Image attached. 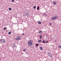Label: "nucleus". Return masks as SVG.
Listing matches in <instances>:
<instances>
[{
    "mask_svg": "<svg viewBox=\"0 0 61 61\" xmlns=\"http://www.w3.org/2000/svg\"><path fill=\"white\" fill-rule=\"evenodd\" d=\"M16 16V15H14V17H15Z\"/></svg>",
    "mask_w": 61,
    "mask_h": 61,
    "instance_id": "nucleus-30",
    "label": "nucleus"
},
{
    "mask_svg": "<svg viewBox=\"0 0 61 61\" xmlns=\"http://www.w3.org/2000/svg\"><path fill=\"white\" fill-rule=\"evenodd\" d=\"M22 36H25V34H24V33H23L22 34Z\"/></svg>",
    "mask_w": 61,
    "mask_h": 61,
    "instance_id": "nucleus-26",
    "label": "nucleus"
},
{
    "mask_svg": "<svg viewBox=\"0 0 61 61\" xmlns=\"http://www.w3.org/2000/svg\"><path fill=\"white\" fill-rule=\"evenodd\" d=\"M46 43H48V41H46Z\"/></svg>",
    "mask_w": 61,
    "mask_h": 61,
    "instance_id": "nucleus-32",
    "label": "nucleus"
},
{
    "mask_svg": "<svg viewBox=\"0 0 61 61\" xmlns=\"http://www.w3.org/2000/svg\"><path fill=\"white\" fill-rule=\"evenodd\" d=\"M24 14H25V16H26L27 17H28V16H29V15L26 11H25V12Z\"/></svg>",
    "mask_w": 61,
    "mask_h": 61,
    "instance_id": "nucleus-2",
    "label": "nucleus"
},
{
    "mask_svg": "<svg viewBox=\"0 0 61 61\" xmlns=\"http://www.w3.org/2000/svg\"><path fill=\"white\" fill-rule=\"evenodd\" d=\"M31 46V48H33V47H34V46L32 44Z\"/></svg>",
    "mask_w": 61,
    "mask_h": 61,
    "instance_id": "nucleus-9",
    "label": "nucleus"
},
{
    "mask_svg": "<svg viewBox=\"0 0 61 61\" xmlns=\"http://www.w3.org/2000/svg\"><path fill=\"white\" fill-rule=\"evenodd\" d=\"M25 51H26V50L25 49H23V52H25Z\"/></svg>",
    "mask_w": 61,
    "mask_h": 61,
    "instance_id": "nucleus-21",
    "label": "nucleus"
},
{
    "mask_svg": "<svg viewBox=\"0 0 61 61\" xmlns=\"http://www.w3.org/2000/svg\"><path fill=\"white\" fill-rule=\"evenodd\" d=\"M49 25H52V23H50L49 24Z\"/></svg>",
    "mask_w": 61,
    "mask_h": 61,
    "instance_id": "nucleus-27",
    "label": "nucleus"
},
{
    "mask_svg": "<svg viewBox=\"0 0 61 61\" xmlns=\"http://www.w3.org/2000/svg\"><path fill=\"white\" fill-rule=\"evenodd\" d=\"M42 32V30L41 31H39V34H41Z\"/></svg>",
    "mask_w": 61,
    "mask_h": 61,
    "instance_id": "nucleus-13",
    "label": "nucleus"
},
{
    "mask_svg": "<svg viewBox=\"0 0 61 61\" xmlns=\"http://www.w3.org/2000/svg\"><path fill=\"white\" fill-rule=\"evenodd\" d=\"M15 46H16H16H15Z\"/></svg>",
    "mask_w": 61,
    "mask_h": 61,
    "instance_id": "nucleus-33",
    "label": "nucleus"
},
{
    "mask_svg": "<svg viewBox=\"0 0 61 61\" xmlns=\"http://www.w3.org/2000/svg\"><path fill=\"white\" fill-rule=\"evenodd\" d=\"M45 14H44V15H45Z\"/></svg>",
    "mask_w": 61,
    "mask_h": 61,
    "instance_id": "nucleus-34",
    "label": "nucleus"
},
{
    "mask_svg": "<svg viewBox=\"0 0 61 61\" xmlns=\"http://www.w3.org/2000/svg\"><path fill=\"white\" fill-rule=\"evenodd\" d=\"M48 56H49L51 58H52V55L51 54H49Z\"/></svg>",
    "mask_w": 61,
    "mask_h": 61,
    "instance_id": "nucleus-6",
    "label": "nucleus"
},
{
    "mask_svg": "<svg viewBox=\"0 0 61 61\" xmlns=\"http://www.w3.org/2000/svg\"><path fill=\"white\" fill-rule=\"evenodd\" d=\"M47 53L48 54V55H49L50 54H51V52H47Z\"/></svg>",
    "mask_w": 61,
    "mask_h": 61,
    "instance_id": "nucleus-15",
    "label": "nucleus"
},
{
    "mask_svg": "<svg viewBox=\"0 0 61 61\" xmlns=\"http://www.w3.org/2000/svg\"><path fill=\"white\" fill-rule=\"evenodd\" d=\"M33 8H34V9H35L36 8V6H34Z\"/></svg>",
    "mask_w": 61,
    "mask_h": 61,
    "instance_id": "nucleus-24",
    "label": "nucleus"
},
{
    "mask_svg": "<svg viewBox=\"0 0 61 61\" xmlns=\"http://www.w3.org/2000/svg\"><path fill=\"white\" fill-rule=\"evenodd\" d=\"M56 2H53V4L54 5H56Z\"/></svg>",
    "mask_w": 61,
    "mask_h": 61,
    "instance_id": "nucleus-22",
    "label": "nucleus"
},
{
    "mask_svg": "<svg viewBox=\"0 0 61 61\" xmlns=\"http://www.w3.org/2000/svg\"><path fill=\"white\" fill-rule=\"evenodd\" d=\"M33 42H32V41H28V43H29V44H32Z\"/></svg>",
    "mask_w": 61,
    "mask_h": 61,
    "instance_id": "nucleus-5",
    "label": "nucleus"
},
{
    "mask_svg": "<svg viewBox=\"0 0 61 61\" xmlns=\"http://www.w3.org/2000/svg\"><path fill=\"white\" fill-rule=\"evenodd\" d=\"M40 49L41 51L43 50V48H42V47H40Z\"/></svg>",
    "mask_w": 61,
    "mask_h": 61,
    "instance_id": "nucleus-8",
    "label": "nucleus"
},
{
    "mask_svg": "<svg viewBox=\"0 0 61 61\" xmlns=\"http://www.w3.org/2000/svg\"><path fill=\"white\" fill-rule=\"evenodd\" d=\"M36 47H37V46H38V44H36Z\"/></svg>",
    "mask_w": 61,
    "mask_h": 61,
    "instance_id": "nucleus-18",
    "label": "nucleus"
},
{
    "mask_svg": "<svg viewBox=\"0 0 61 61\" xmlns=\"http://www.w3.org/2000/svg\"><path fill=\"white\" fill-rule=\"evenodd\" d=\"M4 30H6V28L5 27L4 28Z\"/></svg>",
    "mask_w": 61,
    "mask_h": 61,
    "instance_id": "nucleus-29",
    "label": "nucleus"
},
{
    "mask_svg": "<svg viewBox=\"0 0 61 61\" xmlns=\"http://www.w3.org/2000/svg\"><path fill=\"white\" fill-rule=\"evenodd\" d=\"M15 46H16L15 44H13V45H12L14 47H15Z\"/></svg>",
    "mask_w": 61,
    "mask_h": 61,
    "instance_id": "nucleus-14",
    "label": "nucleus"
},
{
    "mask_svg": "<svg viewBox=\"0 0 61 61\" xmlns=\"http://www.w3.org/2000/svg\"><path fill=\"white\" fill-rule=\"evenodd\" d=\"M58 18V16L57 15L54 16L51 18V20H54Z\"/></svg>",
    "mask_w": 61,
    "mask_h": 61,
    "instance_id": "nucleus-1",
    "label": "nucleus"
},
{
    "mask_svg": "<svg viewBox=\"0 0 61 61\" xmlns=\"http://www.w3.org/2000/svg\"><path fill=\"white\" fill-rule=\"evenodd\" d=\"M11 34V32H9L8 33L9 35H10Z\"/></svg>",
    "mask_w": 61,
    "mask_h": 61,
    "instance_id": "nucleus-20",
    "label": "nucleus"
},
{
    "mask_svg": "<svg viewBox=\"0 0 61 61\" xmlns=\"http://www.w3.org/2000/svg\"><path fill=\"white\" fill-rule=\"evenodd\" d=\"M42 42L43 43H46V42L44 40L43 41H42Z\"/></svg>",
    "mask_w": 61,
    "mask_h": 61,
    "instance_id": "nucleus-23",
    "label": "nucleus"
},
{
    "mask_svg": "<svg viewBox=\"0 0 61 61\" xmlns=\"http://www.w3.org/2000/svg\"><path fill=\"white\" fill-rule=\"evenodd\" d=\"M17 37L18 40H20L21 39V36H20L17 35Z\"/></svg>",
    "mask_w": 61,
    "mask_h": 61,
    "instance_id": "nucleus-4",
    "label": "nucleus"
},
{
    "mask_svg": "<svg viewBox=\"0 0 61 61\" xmlns=\"http://www.w3.org/2000/svg\"><path fill=\"white\" fill-rule=\"evenodd\" d=\"M15 40H18V39L17 38H15Z\"/></svg>",
    "mask_w": 61,
    "mask_h": 61,
    "instance_id": "nucleus-25",
    "label": "nucleus"
},
{
    "mask_svg": "<svg viewBox=\"0 0 61 61\" xmlns=\"http://www.w3.org/2000/svg\"><path fill=\"white\" fill-rule=\"evenodd\" d=\"M14 1L15 0H12L11 1L12 2H14Z\"/></svg>",
    "mask_w": 61,
    "mask_h": 61,
    "instance_id": "nucleus-28",
    "label": "nucleus"
},
{
    "mask_svg": "<svg viewBox=\"0 0 61 61\" xmlns=\"http://www.w3.org/2000/svg\"><path fill=\"white\" fill-rule=\"evenodd\" d=\"M38 43H40L41 42V40H39L38 41Z\"/></svg>",
    "mask_w": 61,
    "mask_h": 61,
    "instance_id": "nucleus-10",
    "label": "nucleus"
},
{
    "mask_svg": "<svg viewBox=\"0 0 61 61\" xmlns=\"http://www.w3.org/2000/svg\"><path fill=\"white\" fill-rule=\"evenodd\" d=\"M55 42H56V39L55 40Z\"/></svg>",
    "mask_w": 61,
    "mask_h": 61,
    "instance_id": "nucleus-31",
    "label": "nucleus"
},
{
    "mask_svg": "<svg viewBox=\"0 0 61 61\" xmlns=\"http://www.w3.org/2000/svg\"><path fill=\"white\" fill-rule=\"evenodd\" d=\"M9 10L10 11H11V10H12V8H9Z\"/></svg>",
    "mask_w": 61,
    "mask_h": 61,
    "instance_id": "nucleus-17",
    "label": "nucleus"
},
{
    "mask_svg": "<svg viewBox=\"0 0 61 61\" xmlns=\"http://www.w3.org/2000/svg\"><path fill=\"white\" fill-rule=\"evenodd\" d=\"M58 48L60 49L61 48V46L59 45L58 46Z\"/></svg>",
    "mask_w": 61,
    "mask_h": 61,
    "instance_id": "nucleus-7",
    "label": "nucleus"
},
{
    "mask_svg": "<svg viewBox=\"0 0 61 61\" xmlns=\"http://www.w3.org/2000/svg\"><path fill=\"white\" fill-rule=\"evenodd\" d=\"M40 39H41V38H42V35H41L40 36Z\"/></svg>",
    "mask_w": 61,
    "mask_h": 61,
    "instance_id": "nucleus-19",
    "label": "nucleus"
},
{
    "mask_svg": "<svg viewBox=\"0 0 61 61\" xmlns=\"http://www.w3.org/2000/svg\"><path fill=\"white\" fill-rule=\"evenodd\" d=\"M31 45H32V44H29V43H28V46H31Z\"/></svg>",
    "mask_w": 61,
    "mask_h": 61,
    "instance_id": "nucleus-11",
    "label": "nucleus"
},
{
    "mask_svg": "<svg viewBox=\"0 0 61 61\" xmlns=\"http://www.w3.org/2000/svg\"><path fill=\"white\" fill-rule=\"evenodd\" d=\"M37 10H39V6H38L37 7Z\"/></svg>",
    "mask_w": 61,
    "mask_h": 61,
    "instance_id": "nucleus-16",
    "label": "nucleus"
},
{
    "mask_svg": "<svg viewBox=\"0 0 61 61\" xmlns=\"http://www.w3.org/2000/svg\"><path fill=\"white\" fill-rule=\"evenodd\" d=\"M43 16H45V15H43Z\"/></svg>",
    "mask_w": 61,
    "mask_h": 61,
    "instance_id": "nucleus-36",
    "label": "nucleus"
},
{
    "mask_svg": "<svg viewBox=\"0 0 61 61\" xmlns=\"http://www.w3.org/2000/svg\"><path fill=\"white\" fill-rule=\"evenodd\" d=\"M0 57H1V56H0Z\"/></svg>",
    "mask_w": 61,
    "mask_h": 61,
    "instance_id": "nucleus-35",
    "label": "nucleus"
},
{
    "mask_svg": "<svg viewBox=\"0 0 61 61\" xmlns=\"http://www.w3.org/2000/svg\"><path fill=\"white\" fill-rule=\"evenodd\" d=\"M0 41H1L2 43H4L5 42V39H2L0 40Z\"/></svg>",
    "mask_w": 61,
    "mask_h": 61,
    "instance_id": "nucleus-3",
    "label": "nucleus"
},
{
    "mask_svg": "<svg viewBox=\"0 0 61 61\" xmlns=\"http://www.w3.org/2000/svg\"><path fill=\"white\" fill-rule=\"evenodd\" d=\"M38 23L39 24L41 25V21H39V22H38Z\"/></svg>",
    "mask_w": 61,
    "mask_h": 61,
    "instance_id": "nucleus-12",
    "label": "nucleus"
}]
</instances>
